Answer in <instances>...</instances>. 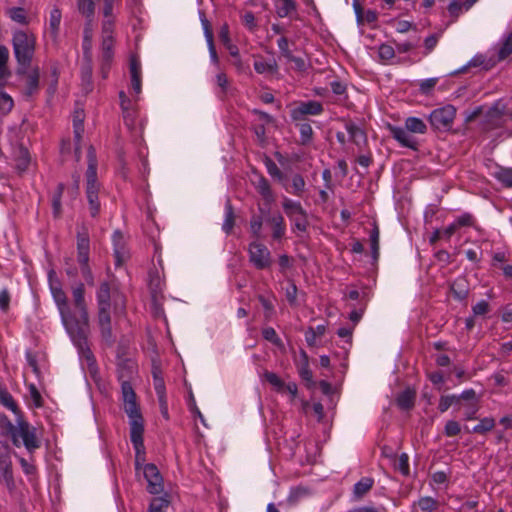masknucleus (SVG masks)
Segmentation results:
<instances>
[{
    "instance_id": "79ce46f5",
    "label": "nucleus",
    "mask_w": 512,
    "mask_h": 512,
    "mask_svg": "<svg viewBox=\"0 0 512 512\" xmlns=\"http://www.w3.org/2000/svg\"><path fill=\"white\" fill-rule=\"evenodd\" d=\"M94 19H86L83 31V48L85 56L88 55L91 47L92 31Z\"/></svg>"
},
{
    "instance_id": "774afa93",
    "label": "nucleus",
    "mask_w": 512,
    "mask_h": 512,
    "mask_svg": "<svg viewBox=\"0 0 512 512\" xmlns=\"http://www.w3.org/2000/svg\"><path fill=\"white\" fill-rule=\"evenodd\" d=\"M29 392H30V396H31L34 406L37 408L42 407L43 406L42 396L34 384H31L29 386Z\"/></svg>"
},
{
    "instance_id": "4d7b16f0",
    "label": "nucleus",
    "mask_w": 512,
    "mask_h": 512,
    "mask_svg": "<svg viewBox=\"0 0 512 512\" xmlns=\"http://www.w3.org/2000/svg\"><path fill=\"white\" fill-rule=\"evenodd\" d=\"M266 168L268 173L273 177L278 179L279 181H282L285 178V175L283 172L279 169L277 164L270 158L266 159L265 162Z\"/></svg>"
},
{
    "instance_id": "bb28decb",
    "label": "nucleus",
    "mask_w": 512,
    "mask_h": 512,
    "mask_svg": "<svg viewBox=\"0 0 512 512\" xmlns=\"http://www.w3.org/2000/svg\"><path fill=\"white\" fill-rule=\"evenodd\" d=\"M254 69L259 74L274 75L278 72V64L275 59L264 61L263 59L254 62Z\"/></svg>"
},
{
    "instance_id": "a211bd4d",
    "label": "nucleus",
    "mask_w": 512,
    "mask_h": 512,
    "mask_svg": "<svg viewBox=\"0 0 512 512\" xmlns=\"http://www.w3.org/2000/svg\"><path fill=\"white\" fill-rule=\"evenodd\" d=\"M266 223L269 224L272 229V238L274 240H281L285 236V220L280 213H276L272 216H269L266 219Z\"/></svg>"
},
{
    "instance_id": "72a5a7b5",
    "label": "nucleus",
    "mask_w": 512,
    "mask_h": 512,
    "mask_svg": "<svg viewBox=\"0 0 512 512\" xmlns=\"http://www.w3.org/2000/svg\"><path fill=\"white\" fill-rule=\"evenodd\" d=\"M405 127L411 133L425 134L427 132V126L424 121L417 117H408L405 120Z\"/></svg>"
},
{
    "instance_id": "864d4df0",
    "label": "nucleus",
    "mask_w": 512,
    "mask_h": 512,
    "mask_svg": "<svg viewBox=\"0 0 512 512\" xmlns=\"http://www.w3.org/2000/svg\"><path fill=\"white\" fill-rule=\"evenodd\" d=\"M169 506V501L163 497L154 498L148 508V512H164Z\"/></svg>"
},
{
    "instance_id": "ea45409f",
    "label": "nucleus",
    "mask_w": 512,
    "mask_h": 512,
    "mask_svg": "<svg viewBox=\"0 0 512 512\" xmlns=\"http://www.w3.org/2000/svg\"><path fill=\"white\" fill-rule=\"evenodd\" d=\"M296 11V3L294 0H280L276 4V13L279 17L284 18Z\"/></svg>"
},
{
    "instance_id": "13d9d810",
    "label": "nucleus",
    "mask_w": 512,
    "mask_h": 512,
    "mask_svg": "<svg viewBox=\"0 0 512 512\" xmlns=\"http://www.w3.org/2000/svg\"><path fill=\"white\" fill-rule=\"evenodd\" d=\"M263 225V219L261 216L253 215L250 220V230L252 235L259 239L261 237V230Z\"/></svg>"
},
{
    "instance_id": "052dcab7",
    "label": "nucleus",
    "mask_w": 512,
    "mask_h": 512,
    "mask_svg": "<svg viewBox=\"0 0 512 512\" xmlns=\"http://www.w3.org/2000/svg\"><path fill=\"white\" fill-rule=\"evenodd\" d=\"M461 432L460 424L455 420H448L444 426V434L447 437L457 436Z\"/></svg>"
},
{
    "instance_id": "f3484780",
    "label": "nucleus",
    "mask_w": 512,
    "mask_h": 512,
    "mask_svg": "<svg viewBox=\"0 0 512 512\" xmlns=\"http://www.w3.org/2000/svg\"><path fill=\"white\" fill-rule=\"evenodd\" d=\"M84 114L83 112L76 111L73 119L74 139H75V156L77 161L81 157V140L84 132Z\"/></svg>"
},
{
    "instance_id": "c9c22d12",
    "label": "nucleus",
    "mask_w": 512,
    "mask_h": 512,
    "mask_svg": "<svg viewBox=\"0 0 512 512\" xmlns=\"http://www.w3.org/2000/svg\"><path fill=\"white\" fill-rule=\"evenodd\" d=\"M113 47H114V37L107 36L106 38H102L101 44V52H102V61L110 64L113 59Z\"/></svg>"
},
{
    "instance_id": "de8ad7c7",
    "label": "nucleus",
    "mask_w": 512,
    "mask_h": 512,
    "mask_svg": "<svg viewBox=\"0 0 512 512\" xmlns=\"http://www.w3.org/2000/svg\"><path fill=\"white\" fill-rule=\"evenodd\" d=\"M297 126L300 132L301 143L303 145L308 144L313 137V129L308 122L298 121Z\"/></svg>"
},
{
    "instance_id": "49530a36",
    "label": "nucleus",
    "mask_w": 512,
    "mask_h": 512,
    "mask_svg": "<svg viewBox=\"0 0 512 512\" xmlns=\"http://www.w3.org/2000/svg\"><path fill=\"white\" fill-rule=\"evenodd\" d=\"M459 404L458 395H445L441 396L438 404V410L441 413L446 412L451 406H455Z\"/></svg>"
},
{
    "instance_id": "6ab92c4d",
    "label": "nucleus",
    "mask_w": 512,
    "mask_h": 512,
    "mask_svg": "<svg viewBox=\"0 0 512 512\" xmlns=\"http://www.w3.org/2000/svg\"><path fill=\"white\" fill-rule=\"evenodd\" d=\"M129 70L131 75V86L136 94H139L142 89L141 84V64L136 56L130 58Z\"/></svg>"
},
{
    "instance_id": "412c9836",
    "label": "nucleus",
    "mask_w": 512,
    "mask_h": 512,
    "mask_svg": "<svg viewBox=\"0 0 512 512\" xmlns=\"http://www.w3.org/2000/svg\"><path fill=\"white\" fill-rule=\"evenodd\" d=\"M345 128H346L347 132L350 135L351 141L355 145L362 146V145H365L367 143V134H366V132L361 127L356 125L354 122L347 121L345 123Z\"/></svg>"
},
{
    "instance_id": "2f4dec72",
    "label": "nucleus",
    "mask_w": 512,
    "mask_h": 512,
    "mask_svg": "<svg viewBox=\"0 0 512 512\" xmlns=\"http://www.w3.org/2000/svg\"><path fill=\"white\" fill-rule=\"evenodd\" d=\"M495 427V420L492 417H485L480 419L479 423L470 430L467 426H465V430L468 433H476V434H486L491 431Z\"/></svg>"
},
{
    "instance_id": "338daca9",
    "label": "nucleus",
    "mask_w": 512,
    "mask_h": 512,
    "mask_svg": "<svg viewBox=\"0 0 512 512\" xmlns=\"http://www.w3.org/2000/svg\"><path fill=\"white\" fill-rule=\"evenodd\" d=\"M278 48L281 52V55L285 58H291L292 52L289 49V41L286 37H281L277 41Z\"/></svg>"
},
{
    "instance_id": "bf43d9fd",
    "label": "nucleus",
    "mask_w": 512,
    "mask_h": 512,
    "mask_svg": "<svg viewBox=\"0 0 512 512\" xmlns=\"http://www.w3.org/2000/svg\"><path fill=\"white\" fill-rule=\"evenodd\" d=\"M14 106L12 97L6 92L0 91V110L3 113H9Z\"/></svg>"
},
{
    "instance_id": "09e8293b",
    "label": "nucleus",
    "mask_w": 512,
    "mask_h": 512,
    "mask_svg": "<svg viewBox=\"0 0 512 512\" xmlns=\"http://www.w3.org/2000/svg\"><path fill=\"white\" fill-rule=\"evenodd\" d=\"M263 377L269 384H271L276 389V391L281 392L284 390L285 383L276 373L265 371Z\"/></svg>"
},
{
    "instance_id": "a18cd8bd",
    "label": "nucleus",
    "mask_w": 512,
    "mask_h": 512,
    "mask_svg": "<svg viewBox=\"0 0 512 512\" xmlns=\"http://www.w3.org/2000/svg\"><path fill=\"white\" fill-rule=\"evenodd\" d=\"M8 15L14 22L26 25L28 24V17L26 10L22 7H12L8 10Z\"/></svg>"
},
{
    "instance_id": "9b49d317",
    "label": "nucleus",
    "mask_w": 512,
    "mask_h": 512,
    "mask_svg": "<svg viewBox=\"0 0 512 512\" xmlns=\"http://www.w3.org/2000/svg\"><path fill=\"white\" fill-rule=\"evenodd\" d=\"M323 105L316 100L300 102L291 110L290 116L293 121H304L306 115H319L323 112Z\"/></svg>"
},
{
    "instance_id": "69168bd1",
    "label": "nucleus",
    "mask_w": 512,
    "mask_h": 512,
    "mask_svg": "<svg viewBox=\"0 0 512 512\" xmlns=\"http://www.w3.org/2000/svg\"><path fill=\"white\" fill-rule=\"evenodd\" d=\"M64 271L66 273V275L70 278H77L78 276V268L77 266L74 264V261L72 258H66L65 259V264H64Z\"/></svg>"
},
{
    "instance_id": "423d86ee",
    "label": "nucleus",
    "mask_w": 512,
    "mask_h": 512,
    "mask_svg": "<svg viewBox=\"0 0 512 512\" xmlns=\"http://www.w3.org/2000/svg\"><path fill=\"white\" fill-rule=\"evenodd\" d=\"M99 183L97 181V166L90 161L86 170V197L91 217L96 218L100 213L98 198Z\"/></svg>"
},
{
    "instance_id": "dca6fc26",
    "label": "nucleus",
    "mask_w": 512,
    "mask_h": 512,
    "mask_svg": "<svg viewBox=\"0 0 512 512\" xmlns=\"http://www.w3.org/2000/svg\"><path fill=\"white\" fill-rule=\"evenodd\" d=\"M505 113L506 105L501 101L495 102L484 114L485 128L490 130L499 127Z\"/></svg>"
},
{
    "instance_id": "20e7f679",
    "label": "nucleus",
    "mask_w": 512,
    "mask_h": 512,
    "mask_svg": "<svg viewBox=\"0 0 512 512\" xmlns=\"http://www.w3.org/2000/svg\"><path fill=\"white\" fill-rule=\"evenodd\" d=\"M90 238L87 227L82 224L77 227V262L81 274L89 286L94 285V275L89 265Z\"/></svg>"
},
{
    "instance_id": "6e6d98bb",
    "label": "nucleus",
    "mask_w": 512,
    "mask_h": 512,
    "mask_svg": "<svg viewBox=\"0 0 512 512\" xmlns=\"http://www.w3.org/2000/svg\"><path fill=\"white\" fill-rule=\"evenodd\" d=\"M457 229L461 227H472L475 225V219L470 213H463L453 222Z\"/></svg>"
},
{
    "instance_id": "e2e57ef3",
    "label": "nucleus",
    "mask_w": 512,
    "mask_h": 512,
    "mask_svg": "<svg viewBox=\"0 0 512 512\" xmlns=\"http://www.w3.org/2000/svg\"><path fill=\"white\" fill-rule=\"evenodd\" d=\"M378 54L382 60H390L395 56V49L388 44H381L378 49Z\"/></svg>"
},
{
    "instance_id": "a19ab883",
    "label": "nucleus",
    "mask_w": 512,
    "mask_h": 512,
    "mask_svg": "<svg viewBox=\"0 0 512 512\" xmlns=\"http://www.w3.org/2000/svg\"><path fill=\"white\" fill-rule=\"evenodd\" d=\"M493 175L499 182L502 183L503 186L508 188L512 187V168L500 166Z\"/></svg>"
},
{
    "instance_id": "4c0bfd02",
    "label": "nucleus",
    "mask_w": 512,
    "mask_h": 512,
    "mask_svg": "<svg viewBox=\"0 0 512 512\" xmlns=\"http://www.w3.org/2000/svg\"><path fill=\"white\" fill-rule=\"evenodd\" d=\"M113 242H114V246H115L114 253H115V257L117 259L116 264L119 265L122 261V257L125 254L124 237H123V234L119 230H117L113 233Z\"/></svg>"
},
{
    "instance_id": "0e129e2a",
    "label": "nucleus",
    "mask_w": 512,
    "mask_h": 512,
    "mask_svg": "<svg viewBox=\"0 0 512 512\" xmlns=\"http://www.w3.org/2000/svg\"><path fill=\"white\" fill-rule=\"evenodd\" d=\"M0 429L3 434L8 435V433L13 432L17 427L13 425L5 414H0Z\"/></svg>"
},
{
    "instance_id": "7ed1b4c3",
    "label": "nucleus",
    "mask_w": 512,
    "mask_h": 512,
    "mask_svg": "<svg viewBox=\"0 0 512 512\" xmlns=\"http://www.w3.org/2000/svg\"><path fill=\"white\" fill-rule=\"evenodd\" d=\"M121 393L123 401V409L129 418L130 430L137 424L140 428H144V419L137 402V395L125 375H120Z\"/></svg>"
},
{
    "instance_id": "9d476101",
    "label": "nucleus",
    "mask_w": 512,
    "mask_h": 512,
    "mask_svg": "<svg viewBox=\"0 0 512 512\" xmlns=\"http://www.w3.org/2000/svg\"><path fill=\"white\" fill-rule=\"evenodd\" d=\"M97 325L102 340L108 345H114L116 339L112 330L111 308H97Z\"/></svg>"
},
{
    "instance_id": "3c124183",
    "label": "nucleus",
    "mask_w": 512,
    "mask_h": 512,
    "mask_svg": "<svg viewBox=\"0 0 512 512\" xmlns=\"http://www.w3.org/2000/svg\"><path fill=\"white\" fill-rule=\"evenodd\" d=\"M262 336L265 340L271 342L277 347H281L283 345L282 340L277 335L276 331L272 327H266L262 330Z\"/></svg>"
},
{
    "instance_id": "5701e85b",
    "label": "nucleus",
    "mask_w": 512,
    "mask_h": 512,
    "mask_svg": "<svg viewBox=\"0 0 512 512\" xmlns=\"http://www.w3.org/2000/svg\"><path fill=\"white\" fill-rule=\"evenodd\" d=\"M450 290L457 300H464L469 294V285L465 277H458L453 281Z\"/></svg>"
},
{
    "instance_id": "c756f323",
    "label": "nucleus",
    "mask_w": 512,
    "mask_h": 512,
    "mask_svg": "<svg viewBox=\"0 0 512 512\" xmlns=\"http://www.w3.org/2000/svg\"><path fill=\"white\" fill-rule=\"evenodd\" d=\"M65 190V185L63 183H59L57 185L56 190L54 191L51 203H52V212L54 218H60L62 215V204H61V198L63 195V192Z\"/></svg>"
},
{
    "instance_id": "c85d7f7f",
    "label": "nucleus",
    "mask_w": 512,
    "mask_h": 512,
    "mask_svg": "<svg viewBox=\"0 0 512 512\" xmlns=\"http://www.w3.org/2000/svg\"><path fill=\"white\" fill-rule=\"evenodd\" d=\"M0 403L11 410L15 415H21V411L17 403L14 401L12 395L7 391V389L3 387L2 383H0Z\"/></svg>"
},
{
    "instance_id": "4be33fe9",
    "label": "nucleus",
    "mask_w": 512,
    "mask_h": 512,
    "mask_svg": "<svg viewBox=\"0 0 512 512\" xmlns=\"http://www.w3.org/2000/svg\"><path fill=\"white\" fill-rule=\"evenodd\" d=\"M298 373L301 379L307 382L308 387L314 386L313 374L309 367V358L305 351H301V361L298 365Z\"/></svg>"
},
{
    "instance_id": "473e14b6",
    "label": "nucleus",
    "mask_w": 512,
    "mask_h": 512,
    "mask_svg": "<svg viewBox=\"0 0 512 512\" xmlns=\"http://www.w3.org/2000/svg\"><path fill=\"white\" fill-rule=\"evenodd\" d=\"M235 225V213L231 201L228 199L225 204V220L222 229L226 234H230Z\"/></svg>"
},
{
    "instance_id": "39448f33",
    "label": "nucleus",
    "mask_w": 512,
    "mask_h": 512,
    "mask_svg": "<svg viewBox=\"0 0 512 512\" xmlns=\"http://www.w3.org/2000/svg\"><path fill=\"white\" fill-rule=\"evenodd\" d=\"M282 208L292 222V230L305 233L309 227L308 213L298 201L284 197Z\"/></svg>"
},
{
    "instance_id": "1a4fd4ad",
    "label": "nucleus",
    "mask_w": 512,
    "mask_h": 512,
    "mask_svg": "<svg viewBox=\"0 0 512 512\" xmlns=\"http://www.w3.org/2000/svg\"><path fill=\"white\" fill-rule=\"evenodd\" d=\"M459 404L457 410L463 409V415L465 421L477 419L476 414L480 409V398L477 396L474 389L464 390L458 395Z\"/></svg>"
},
{
    "instance_id": "f257e3e1",
    "label": "nucleus",
    "mask_w": 512,
    "mask_h": 512,
    "mask_svg": "<svg viewBox=\"0 0 512 512\" xmlns=\"http://www.w3.org/2000/svg\"><path fill=\"white\" fill-rule=\"evenodd\" d=\"M53 299L58 308L62 324L77 347L79 354L89 363L94 362L93 353L88 345L90 318L85 299V285L77 282L71 286L72 301L67 298L60 285H50Z\"/></svg>"
},
{
    "instance_id": "f8f14e48",
    "label": "nucleus",
    "mask_w": 512,
    "mask_h": 512,
    "mask_svg": "<svg viewBox=\"0 0 512 512\" xmlns=\"http://www.w3.org/2000/svg\"><path fill=\"white\" fill-rule=\"evenodd\" d=\"M144 477L147 481V491L150 494H160L163 489V478L155 464L148 463L143 468Z\"/></svg>"
},
{
    "instance_id": "58836bf2",
    "label": "nucleus",
    "mask_w": 512,
    "mask_h": 512,
    "mask_svg": "<svg viewBox=\"0 0 512 512\" xmlns=\"http://www.w3.org/2000/svg\"><path fill=\"white\" fill-rule=\"evenodd\" d=\"M512 54V31L502 40L498 50V61H503Z\"/></svg>"
},
{
    "instance_id": "680f3d73",
    "label": "nucleus",
    "mask_w": 512,
    "mask_h": 512,
    "mask_svg": "<svg viewBox=\"0 0 512 512\" xmlns=\"http://www.w3.org/2000/svg\"><path fill=\"white\" fill-rule=\"evenodd\" d=\"M114 24L115 19L114 17L104 18L102 22V38H106L107 36L113 37L114 33Z\"/></svg>"
},
{
    "instance_id": "8fccbe9b",
    "label": "nucleus",
    "mask_w": 512,
    "mask_h": 512,
    "mask_svg": "<svg viewBox=\"0 0 512 512\" xmlns=\"http://www.w3.org/2000/svg\"><path fill=\"white\" fill-rule=\"evenodd\" d=\"M199 17H200V21H201V24H202V27L204 30V35H205L206 41L208 42V41L214 40L212 25H211L210 21L207 19L206 14L203 10L199 11Z\"/></svg>"
},
{
    "instance_id": "c03bdc74",
    "label": "nucleus",
    "mask_w": 512,
    "mask_h": 512,
    "mask_svg": "<svg viewBox=\"0 0 512 512\" xmlns=\"http://www.w3.org/2000/svg\"><path fill=\"white\" fill-rule=\"evenodd\" d=\"M305 186H306V182L304 180V178L302 177V175L300 174H295L293 177H292V184H291V190H289L287 187H286V190L296 196H299L301 197L305 191Z\"/></svg>"
},
{
    "instance_id": "2eb2a0df",
    "label": "nucleus",
    "mask_w": 512,
    "mask_h": 512,
    "mask_svg": "<svg viewBox=\"0 0 512 512\" xmlns=\"http://www.w3.org/2000/svg\"><path fill=\"white\" fill-rule=\"evenodd\" d=\"M387 129L389 130L391 136L403 147L410 148L414 151H418L419 144L418 141L410 135V131L406 129V127H399L388 124Z\"/></svg>"
},
{
    "instance_id": "7c9ffc66",
    "label": "nucleus",
    "mask_w": 512,
    "mask_h": 512,
    "mask_svg": "<svg viewBox=\"0 0 512 512\" xmlns=\"http://www.w3.org/2000/svg\"><path fill=\"white\" fill-rule=\"evenodd\" d=\"M76 6L85 19H94L96 0H76Z\"/></svg>"
},
{
    "instance_id": "a878e982",
    "label": "nucleus",
    "mask_w": 512,
    "mask_h": 512,
    "mask_svg": "<svg viewBox=\"0 0 512 512\" xmlns=\"http://www.w3.org/2000/svg\"><path fill=\"white\" fill-rule=\"evenodd\" d=\"M26 75V90L25 95L28 97L33 96L39 90V79L40 73L38 68H34L30 73H25Z\"/></svg>"
},
{
    "instance_id": "ddd939ff",
    "label": "nucleus",
    "mask_w": 512,
    "mask_h": 512,
    "mask_svg": "<svg viewBox=\"0 0 512 512\" xmlns=\"http://www.w3.org/2000/svg\"><path fill=\"white\" fill-rule=\"evenodd\" d=\"M144 428H140L137 424L130 430V440L135 449V467L139 469L145 462V446L143 440Z\"/></svg>"
},
{
    "instance_id": "603ef678",
    "label": "nucleus",
    "mask_w": 512,
    "mask_h": 512,
    "mask_svg": "<svg viewBox=\"0 0 512 512\" xmlns=\"http://www.w3.org/2000/svg\"><path fill=\"white\" fill-rule=\"evenodd\" d=\"M86 58V62L85 64H83L82 66V69H81V77H82V81L83 83L87 84L89 87H91L92 85V82H91V78H92V64H91V59L90 57L87 55L85 56Z\"/></svg>"
},
{
    "instance_id": "f704fd0d",
    "label": "nucleus",
    "mask_w": 512,
    "mask_h": 512,
    "mask_svg": "<svg viewBox=\"0 0 512 512\" xmlns=\"http://www.w3.org/2000/svg\"><path fill=\"white\" fill-rule=\"evenodd\" d=\"M62 12L58 7H54L50 12L49 28L52 36L55 38L59 34Z\"/></svg>"
},
{
    "instance_id": "4468645a",
    "label": "nucleus",
    "mask_w": 512,
    "mask_h": 512,
    "mask_svg": "<svg viewBox=\"0 0 512 512\" xmlns=\"http://www.w3.org/2000/svg\"><path fill=\"white\" fill-rule=\"evenodd\" d=\"M18 432L25 448L29 452H33L40 447V441L36 436V429L31 427L27 421L23 419L18 421Z\"/></svg>"
},
{
    "instance_id": "f03ea898",
    "label": "nucleus",
    "mask_w": 512,
    "mask_h": 512,
    "mask_svg": "<svg viewBox=\"0 0 512 512\" xmlns=\"http://www.w3.org/2000/svg\"><path fill=\"white\" fill-rule=\"evenodd\" d=\"M12 45L19 65L17 74H25L35 54L36 38L32 33L17 30L13 34Z\"/></svg>"
},
{
    "instance_id": "37998d69",
    "label": "nucleus",
    "mask_w": 512,
    "mask_h": 512,
    "mask_svg": "<svg viewBox=\"0 0 512 512\" xmlns=\"http://www.w3.org/2000/svg\"><path fill=\"white\" fill-rule=\"evenodd\" d=\"M415 505H417L422 512H433L438 509L439 501L432 497L425 496L419 498Z\"/></svg>"
},
{
    "instance_id": "cd10ccee",
    "label": "nucleus",
    "mask_w": 512,
    "mask_h": 512,
    "mask_svg": "<svg viewBox=\"0 0 512 512\" xmlns=\"http://www.w3.org/2000/svg\"><path fill=\"white\" fill-rule=\"evenodd\" d=\"M374 479L371 477L361 478L353 488V494L356 499L363 498L373 487Z\"/></svg>"
},
{
    "instance_id": "b1692460",
    "label": "nucleus",
    "mask_w": 512,
    "mask_h": 512,
    "mask_svg": "<svg viewBox=\"0 0 512 512\" xmlns=\"http://www.w3.org/2000/svg\"><path fill=\"white\" fill-rule=\"evenodd\" d=\"M416 392L410 388L402 391L396 398L398 407L402 410H410L414 407Z\"/></svg>"
},
{
    "instance_id": "0eeeda50",
    "label": "nucleus",
    "mask_w": 512,
    "mask_h": 512,
    "mask_svg": "<svg viewBox=\"0 0 512 512\" xmlns=\"http://www.w3.org/2000/svg\"><path fill=\"white\" fill-rule=\"evenodd\" d=\"M456 116V108L451 105H445L434 109L429 117V123L435 131L447 132L452 126Z\"/></svg>"
},
{
    "instance_id": "393cba45",
    "label": "nucleus",
    "mask_w": 512,
    "mask_h": 512,
    "mask_svg": "<svg viewBox=\"0 0 512 512\" xmlns=\"http://www.w3.org/2000/svg\"><path fill=\"white\" fill-rule=\"evenodd\" d=\"M255 188L268 205L274 202L272 189L268 180L264 176H259L257 182H255Z\"/></svg>"
},
{
    "instance_id": "5fc2aeb1",
    "label": "nucleus",
    "mask_w": 512,
    "mask_h": 512,
    "mask_svg": "<svg viewBox=\"0 0 512 512\" xmlns=\"http://www.w3.org/2000/svg\"><path fill=\"white\" fill-rule=\"evenodd\" d=\"M395 469L407 476L410 472L409 458L406 453H402L394 464Z\"/></svg>"
},
{
    "instance_id": "6e6552de",
    "label": "nucleus",
    "mask_w": 512,
    "mask_h": 512,
    "mask_svg": "<svg viewBox=\"0 0 512 512\" xmlns=\"http://www.w3.org/2000/svg\"><path fill=\"white\" fill-rule=\"evenodd\" d=\"M249 262L258 270H265L271 267L273 260L271 252L258 241L251 242L248 248Z\"/></svg>"
},
{
    "instance_id": "aec40b11",
    "label": "nucleus",
    "mask_w": 512,
    "mask_h": 512,
    "mask_svg": "<svg viewBox=\"0 0 512 512\" xmlns=\"http://www.w3.org/2000/svg\"><path fill=\"white\" fill-rule=\"evenodd\" d=\"M97 308H111V287L108 281L100 283L96 292Z\"/></svg>"
},
{
    "instance_id": "e433bc0d",
    "label": "nucleus",
    "mask_w": 512,
    "mask_h": 512,
    "mask_svg": "<svg viewBox=\"0 0 512 512\" xmlns=\"http://www.w3.org/2000/svg\"><path fill=\"white\" fill-rule=\"evenodd\" d=\"M379 235V227L376 222H373V228L370 231V245L374 262H377L379 258Z\"/></svg>"
}]
</instances>
